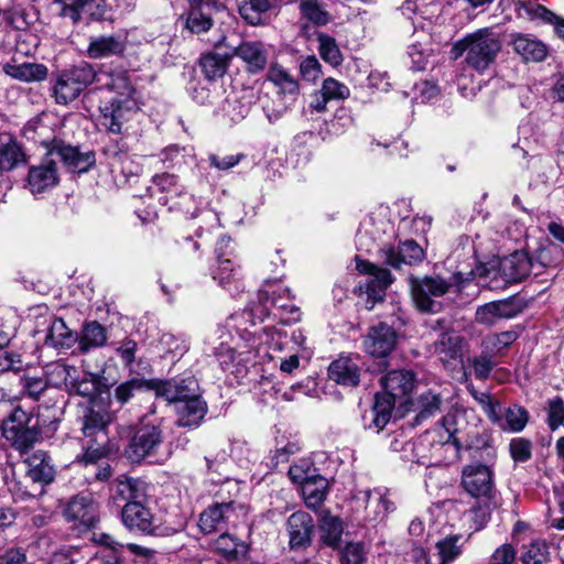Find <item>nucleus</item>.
Wrapping results in <instances>:
<instances>
[{
	"mask_svg": "<svg viewBox=\"0 0 564 564\" xmlns=\"http://www.w3.org/2000/svg\"><path fill=\"white\" fill-rule=\"evenodd\" d=\"M93 83L97 84L99 89L117 88L129 90L128 74L123 70L96 72L87 63H83L70 69L59 73L52 86V96L58 105H68L79 97L86 87Z\"/></svg>",
	"mask_w": 564,
	"mask_h": 564,
	"instance_id": "obj_1",
	"label": "nucleus"
},
{
	"mask_svg": "<svg viewBox=\"0 0 564 564\" xmlns=\"http://www.w3.org/2000/svg\"><path fill=\"white\" fill-rule=\"evenodd\" d=\"M151 384L155 395L172 405L181 419L197 422L205 417L208 406L200 395L199 383L194 376L170 380L153 379Z\"/></svg>",
	"mask_w": 564,
	"mask_h": 564,
	"instance_id": "obj_2",
	"label": "nucleus"
},
{
	"mask_svg": "<svg viewBox=\"0 0 564 564\" xmlns=\"http://www.w3.org/2000/svg\"><path fill=\"white\" fill-rule=\"evenodd\" d=\"M500 51L499 35L491 29L485 28L457 41L452 48V54L454 59L464 55L468 67L484 72L496 61Z\"/></svg>",
	"mask_w": 564,
	"mask_h": 564,
	"instance_id": "obj_3",
	"label": "nucleus"
},
{
	"mask_svg": "<svg viewBox=\"0 0 564 564\" xmlns=\"http://www.w3.org/2000/svg\"><path fill=\"white\" fill-rule=\"evenodd\" d=\"M256 355L259 362L270 361L278 366L282 373L292 375L299 367L302 355L288 350L286 334L275 327H264L259 335Z\"/></svg>",
	"mask_w": 564,
	"mask_h": 564,
	"instance_id": "obj_4",
	"label": "nucleus"
},
{
	"mask_svg": "<svg viewBox=\"0 0 564 564\" xmlns=\"http://www.w3.org/2000/svg\"><path fill=\"white\" fill-rule=\"evenodd\" d=\"M355 263L356 270L365 275V280L359 282V303L370 311L377 303L383 302L386 291L393 283L394 278L387 268L360 260L358 257H355Z\"/></svg>",
	"mask_w": 564,
	"mask_h": 564,
	"instance_id": "obj_5",
	"label": "nucleus"
},
{
	"mask_svg": "<svg viewBox=\"0 0 564 564\" xmlns=\"http://www.w3.org/2000/svg\"><path fill=\"white\" fill-rule=\"evenodd\" d=\"M427 434L440 436V443L445 452L452 451L454 458L459 457V451L466 448L474 451V457H479L485 462H490L495 455L496 449L490 444V440L487 435L468 434L466 437L460 436V431L455 429H447L446 425H436L432 431H427Z\"/></svg>",
	"mask_w": 564,
	"mask_h": 564,
	"instance_id": "obj_6",
	"label": "nucleus"
},
{
	"mask_svg": "<svg viewBox=\"0 0 564 564\" xmlns=\"http://www.w3.org/2000/svg\"><path fill=\"white\" fill-rule=\"evenodd\" d=\"M411 296L415 307L422 313L436 314L442 311V303L437 300L453 288L452 282L441 275H424L408 278Z\"/></svg>",
	"mask_w": 564,
	"mask_h": 564,
	"instance_id": "obj_7",
	"label": "nucleus"
},
{
	"mask_svg": "<svg viewBox=\"0 0 564 564\" xmlns=\"http://www.w3.org/2000/svg\"><path fill=\"white\" fill-rule=\"evenodd\" d=\"M389 490H362L355 495V520L370 524L366 536L372 540L377 523L383 521L389 512L394 511V503L388 498Z\"/></svg>",
	"mask_w": 564,
	"mask_h": 564,
	"instance_id": "obj_8",
	"label": "nucleus"
},
{
	"mask_svg": "<svg viewBox=\"0 0 564 564\" xmlns=\"http://www.w3.org/2000/svg\"><path fill=\"white\" fill-rule=\"evenodd\" d=\"M129 90L107 88L116 93V97L111 101L99 107L100 124L108 132L116 135L123 133V124L130 120L131 116L139 109L138 101L134 98L135 90L128 78Z\"/></svg>",
	"mask_w": 564,
	"mask_h": 564,
	"instance_id": "obj_9",
	"label": "nucleus"
},
{
	"mask_svg": "<svg viewBox=\"0 0 564 564\" xmlns=\"http://www.w3.org/2000/svg\"><path fill=\"white\" fill-rule=\"evenodd\" d=\"M259 301L268 308L271 305L272 314L283 324L296 323L301 319V311L293 303L289 288L281 285L276 280H267L259 292Z\"/></svg>",
	"mask_w": 564,
	"mask_h": 564,
	"instance_id": "obj_10",
	"label": "nucleus"
},
{
	"mask_svg": "<svg viewBox=\"0 0 564 564\" xmlns=\"http://www.w3.org/2000/svg\"><path fill=\"white\" fill-rule=\"evenodd\" d=\"M76 368L68 365L52 366L51 375L58 378L65 386L78 395L94 400L107 389L106 378L102 373L85 372L79 379Z\"/></svg>",
	"mask_w": 564,
	"mask_h": 564,
	"instance_id": "obj_11",
	"label": "nucleus"
},
{
	"mask_svg": "<svg viewBox=\"0 0 564 564\" xmlns=\"http://www.w3.org/2000/svg\"><path fill=\"white\" fill-rule=\"evenodd\" d=\"M381 262L397 271L404 265H419L425 260L426 253L421 245L413 239L400 240L398 246L386 243L378 250Z\"/></svg>",
	"mask_w": 564,
	"mask_h": 564,
	"instance_id": "obj_12",
	"label": "nucleus"
},
{
	"mask_svg": "<svg viewBox=\"0 0 564 564\" xmlns=\"http://www.w3.org/2000/svg\"><path fill=\"white\" fill-rule=\"evenodd\" d=\"M462 486L473 498L486 505L495 497L494 471L485 464H470L462 470Z\"/></svg>",
	"mask_w": 564,
	"mask_h": 564,
	"instance_id": "obj_13",
	"label": "nucleus"
},
{
	"mask_svg": "<svg viewBox=\"0 0 564 564\" xmlns=\"http://www.w3.org/2000/svg\"><path fill=\"white\" fill-rule=\"evenodd\" d=\"M121 520L130 531L151 535H169L172 532L170 528L161 525L144 501L126 503L121 511Z\"/></svg>",
	"mask_w": 564,
	"mask_h": 564,
	"instance_id": "obj_14",
	"label": "nucleus"
},
{
	"mask_svg": "<svg viewBox=\"0 0 564 564\" xmlns=\"http://www.w3.org/2000/svg\"><path fill=\"white\" fill-rule=\"evenodd\" d=\"M319 530L323 542L327 546L338 551L341 564H352L351 542L348 540V533L346 534V539H343V521L327 511L319 520Z\"/></svg>",
	"mask_w": 564,
	"mask_h": 564,
	"instance_id": "obj_15",
	"label": "nucleus"
},
{
	"mask_svg": "<svg viewBox=\"0 0 564 564\" xmlns=\"http://www.w3.org/2000/svg\"><path fill=\"white\" fill-rule=\"evenodd\" d=\"M286 532L291 550H304L312 544L315 523L311 514L295 511L286 520Z\"/></svg>",
	"mask_w": 564,
	"mask_h": 564,
	"instance_id": "obj_16",
	"label": "nucleus"
},
{
	"mask_svg": "<svg viewBox=\"0 0 564 564\" xmlns=\"http://www.w3.org/2000/svg\"><path fill=\"white\" fill-rule=\"evenodd\" d=\"M47 155L58 158L70 171L87 172L95 164V154L91 151L80 152L78 148L54 140Z\"/></svg>",
	"mask_w": 564,
	"mask_h": 564,
	"instance_id": "obj_17",
	"label": "nucleus"
},
{
	"mask_svg": "<svg viewBox=\"0 0 564 564\" xmlns=\"http://www.w3.org/2000/svg\"><path fill=\"white\" fill-rule=\"evenodd\" d=\"M522 311L521 303L514 297L494 301L479 306L475 319L478 324L491 326L499 319H510Z\"/></svg>",
	"mask_w": 564,
	"mask_h": 564,
	"instance_id": "obj_18",
	"label": "nucleus"
},
{
	"mask_svg": "<svg viewBox=\"0 0 564 564\" xmlns=\"http://www.w3.org/2000/svg\"><path fill=\"white\" fill-rule=\"evenodd\" d=\"M65 518L78 527H93L98 517V503L90 494L73 497L64 511Z\"/></svg>",
	"mask_w": 564,
	"mask_h": 564,
	"instance_id": "obj_19",
	"label": "nucleus"
},
{
	"mask_svg": "<svg viewBox=\"0 0 564 564\" xmlns=\"http://www.w3.org/2000/svg\"><path fill=\"white\" fill-rule=\"evenodd\" d=\"M108 425H83L82 432L86 438H89L85 444V453L83 460L86 464H98L110 451L108 448Z\"/></svg>",
	"mask_w": 564,
	"mask_h": 564,
	"instance_id": "obj_20",
	"label": "nucleus"
},
{
	"mask_svg": "<svg viewBox=\"0 0 564 564\" xmlns=\"http://www.w3.org/2000/svg\"><path fill=\"white\" fill-rule=\"evenodd\" d=\"M441 399L437 394L431 392L423 393L415 402H410L408 399L401 401L394 414V421L402 420L405 413L413 411L415 413V423L431 420L440 412Z\"/></svg>",
	"mask_w": 564,
	"mask_h": 564,
	"instance_id": "obj_21",
	"label": "nucleus"
},
{
	"mask_svg": "<svg viewBox=\"0 0 564 564\" xmlns=\"http://www.w3.org/2000/svg\"><path fill=\"white\" fill-rule=\"evenodd\" d=\"M235 501L216 502L205 509L199 517V529L205 534L226 528L235 517Z\"/></svg>",
	"mask_w": 564,
	"mask_h": 564,
	"instance_id": "obj_22",
	"label": "nucleus"
},
{
	"mask_svg": "<svg viewBox=\"0 0 564 564\" xmlns=\"http://www.w3.org/2000/svg\"><path fill=\"white\" fill-rule=\"evenodd\" d=\"M61 4V15L69 18L74 23L78 22L84 14L94 19H104L107 12L105 0H56Z\"/></svg>",
	"mask_w": 564,
	"mask_h": 564,
	"instance_id": "obj_23",
	"label": "nucleus"
},
{
	"mask_svg": "<svg viewBox=\"0 0 564 564\" xmlns=\"http://www.w3.org/2000/svg\"><path fill=\"white\" fill-rule=\"evenodd\" d=\"M534 268L527 252L516 251L500 260L499 273L507 283H518L527 279Z\"/></svg>",
	"mask_w": 564,
	"mask_h": 564,
	"instance_id": "obj_24",
	"label": "nucleus"
},
{
	"mask_svg": "<svg viewBox=\"0 0 564 564\" xmlns=\"http://www.w3.org/2000/svg\"><path fill=\"white\" fill-rule=\"evenodd\" d=\"M212 276L219 286L232 295L240 293L245 288L240 267L235 264L232 259L224 258L221 253L217 258L216 265L212 269Z\"/></svg>",
	"mask_w": 564,
	"mask_h": 564,
	"instance_id": "obj_25",
	"label": "nucleus"
},
{
	"mask_svg": "<svg viewBox=\"0 0 564 564\" xmlns=\"http://www.w3.org/2000/svg\"><path fill=\"white\" fill-rule=\"evenodd\" d=\"M394 329L386 323L373 326L365 339L366 351L375 357L387 356L395 345Z\"/></svg>",
	"mask_w": 564,
	"mask_h": 564,
	"instance_id": "obj_26",
	"label": "nucleus"
},
{
	"mask_svg": "<svg viewBox=\"0 0 564 564\" xmlns=\"http://www.w3.org/2000/svg\"><path fill=\"white\" fill-rule=\"evenodd\" d=\"M161 442L159 425H143L130 442L128 455L133 460L144 458L153 452Z\"/></svg>",
	"mask_w": 564,
	"mask_h": 564,
	"instance_id": "obj_27",
	"label": "nucleus"
},
{
	"mask_svg": "<svg viewBox=\"0 0 564 564\" xmlns=\"http://www.w3.org/2000/svg\"><path fill=\"white\" fill-rule=\"evenodd\" d=\"M58 182L54 159L47 158L29 171L28 183L32 193H43L54 187Z\"/></svg>",
	"mask_w": 564,
	"mask_h": 564,
	"instance_id": "obj_28",
	"label": "nucleus"
},
{
	"mask_svg": "<svg viewBox=\"0 0 564 564\" xmlns=\"http://www.w3.org/2000/svg\"><path fill=\"white\" fill-rule=\"evenodd\" d=\"M234 54L243 61L247 70L252 74L263 70L268 64V51L261 42H242L235 48Z\"/></svg>",
	"mask_w": 564,
	"mask_h": 564,
	"instance_id": "obj_29",
	"label": "nucleus"
},
{
	"mask_svg": "<svg viewBox=\"0 0 564 564\" xmlns=\"http://www.w3.org/2000/svg\"><path fill=\"white\" fill-rule=\"evenodd\" d=\"M415 376L411 370L399 369L389 371L380 378L382 390L394 395L399 400L406 395L414 388Z\"/></svg>",
	"mask_w": 564,
	"mask_h": 564,
	"instance_id": "obj_30",
	"label": "nucleus"
},
{
	"mask_svg": "<svg viewBox=\"0 0 564 564\" xmlns=\"http://www.w3.org/2000/svg\"><path fill=\"white\" fill-rule=\"evenodd\" d=\"M2 435L20 453L28 452L40 437L36 425H0Z\"/></svg>",
	"mask_w": 564,
	"mask_h": 564,
	"instance_id": "obj_31",
	"label": "nucleus"
},
{
	"mask_svg": "<svg viewBox=\"0 0 564 564\" xmlns=\"http://www.w3.org/2000/svg\"><path fill=\"white\" fill-rule=\"evenodd\" d=\"M126 41L120 35H99L89 41L87 54L90 58L100 59L123 54Z\"/></svg>",
	"mask_w": 564,
	"mask_h": 564,
	"instance_id": "obj_32",
	"label": "nucleus"
},
{
	"mask_svg": "<svg viewBox=\"0 0 564 564\" xmlns=\"http://www.w3.org/2000/svg\"><path fill=\"white\" fill-rule=\"evenodd\" d=\"M148 484L141 479L121 476L116 480L112 498L130 502L145 501Z\"/></svg>",
	"mask_w": 564,
	"mask_h": 564,
	"instance_id": "obj_33",
	"label": "nucleus"
},
{
	"mask_svg": "<svg viewBox=\"0 0 564 564\" xmlns=\"http://www.w3.org/2000/svg\"><path fill=\"white\" fill-rule=\"evenodd\" d=\"M349 95V87L329 77L323 82L321 90L314 94L311 107L321 112L326 109V104L328 101L343 100L348 98Z\"/></svg>",
	"mask_w": 564,
	"mask_h": 564,
	"instance_id": "obj_34",
	"label": "nucleus"
},
{
	"mask_svg": "<svg viewBox=\"0 0 564 564\" xmlns=\"http://www.w3.org/2000/svg\"><path fill=\"white\" fill-rule=\"evenodd\" d=\"M213 111L214 115L223 116V118L228 119L230 122H239L249 113V105L241 102L236 93H225Z\"/></svg>",
	"mask_w": 564,
	"mask_h": 564,
	"instance_id": "obj_35",
	"label": "nucleus"
},
{
	"mask_svg": "<svg viewBox=\"0 0 564 564\" xmlns=\"http://www.w3.org/2000/svg\"><path fill=\"white\" fill-rule=\"evenodd\" d=\"M511 44L514 52L527 62H541L547 55L544 43L524 34L514 35Z\"/></svg>",
	"mask_w": 564,
	"mask_h": 564,
	"instance_id": "obj_36",
	"label": "nucleus"
},
{
	"mask_svg": "<svg viewBox=\"0 0 564 564\" xmlns=\"http://www.w3.org/2000/svg\"><path fill=\"white\" fill-rule=\"evenodd\" d=\"M301 491L306 507L317 510L327 497L328 481L325 477L316 475L301 486Z\"/></svg>",
	"mask_w": 564,
	"mask_h": 564,
	"instance_id": "obj_37",
	"label": "nucleus"
},
{
	"mask_svg": "<svg viewBox=\"0 0 564 564\" xmlns=\"http://www.w3.org/2000/svg\"><path fill=\"white\" fill-rule=\"evenodd\" d=\"M28 475L33 481L48 484L54 478V468L50 457L43 451L33 453L25 459Z\"/></svg>",
	"mask_w": 564,
	"mask_h": 564,
	"instance_id": "obj_38",
	"label": "nucleus"
},
{
	"mask_svg": "<svg viewBox=\"0 0 564 564\" xmlns=\"http://www.w3.org/2000/svg\"><path fill=\"white\" fill-rule=\"evenodd\" d=\"M77 340V336L66 326L62 318H54L45 336V345L56 349H68Z\"/></svg>",
	"mask_w": 564,
	"mask_h": 564,
	"instance_id": "obj_39",
	"label": "nucleus"
},
{
	"mask_svg": "<svg viewBox=\"0 0 564 564\" xmlns=\"http://www.w3.org/2000/svg\"><path fill=\"white\" fill-rule=\"evenodd\" d=\"M24 161L21 145L9 134H0V170L11 171Z\"/></svg>",
	"mask_w": 564,
	"mask_h": 564,
	"instance_id": "obj_40",
	"label": "nucleus"
},
{
	"mask_svg": "<svg viewBox=\"0 0 564 564\" xmlns=\"http://www.w3.org/2000/svg\"><path fill=\"white\" fill-rule=\"evenodd\" d=\"M213 547L219 555L229 562L243 557L248 551V546L245 542L228 533L219 535L215 540Z\"/></svg>",
	"mask_w": 564,
	"mask_h": 564,
	"instance_id": "obj_41",
	"label": "nucleus"
},
{
	"mask_svg": "<svg viewBox=\"0 0 564 564\" xmlns=\"http://www.w3.org/2000/svg\"><path fill=\"white\" fill-rule=\"evenodd\" d=\"M268 79L279 87L280 93L294 100L299 95L297 82L280 65L273 64L268 72Z\"/></svg>",
	"mask_w": 564,
	"mask_h": 564,
	"instance_id": "obj_42",
	"label": "nucleus"
},
{
	"mask_svg": "<svg viewBox=\"0 0 564 564\" xmlns=\"http://www.w3.org/2000/svg\"><path fill=\"white\" fill-rule=\"evenodd\" d=\"M462 338L457 335L442 333L435 343V351L444 365L458 360L462 355Z\"/></svg>",
	"mask_w": 564,
	"mask_h": 564,
	"instance_id": "obj_43",
	"label": "nucleus"
},
{
	"mask_svg": "<svg viewBox=\"0 0 564 564\" xmlns=\"http://www.w3.org/2000/svg\"><path fill=\"white\" fill-rule=\"evenodd\" d=\"M106 328L97 322L87 323L78 339V347L83 352H87L91 348H98L106 344Z\"/></svg>",
	"mask_w": 564,
	"mask_h": 564,
	"instance_id": "obj_44",
	"label": "nucleus"
},
{
	"mask_svg": "<svg viewBox=\"0 0 564 564\" xmlns=\"http://www.w3.org/2000/svg\"><path fill=\"white\" fill-rule=\"evenodd\" d=\"M191 95L197 104L209 105L215 108L221 95H225V90L216 83L206 80L192 86Z\"/></svg>",
	"mask_w": 564,
	"mask_h": 564,
	"instance_id": "obj_45",
	"label": "nucleus"
},
{
	"mask_svg": "<svg viewBox=\"0 0 564 564\" xmlns=\"http://www.w3.org/2000/svg\"><path fill=\"white\" fill-rule=\"evenodd\" d=\"M328 377L337 384L348 389L352 383V361L349 355L339 356L328 367Z\"/></svg>",
	"mask_w": 564,
	"mask_h": 564,
	"instance_id": "obj_46",
	"label": "nucleus"
},
{
	"mask_svg": "<svg viewBox=\"0 0 564 564\" xmlns=\"http://www.w3.org/2000/svg\"><path fill=\"white\" fill-rule=\"evenodd\" d=\"M397 400L398 398L391 395L384 390L376 393L373 403V412L376 416L372 423H389L392 417L394 419L397 411V409L394 410V404Z\"/></svg>",
	"mask_w": 564,
	"mask_h": 564,
	"instance_id": "obj_47",
	"label": "nucleus"
},
{
	"mask_svg": "<svg viewBox=\"0 0 564 564\" xmlns=\"http://www.w3.org/2000/svg\"><path fill=\"white\" fill-rule=\"evenodd\" d=\"M200 67L206 80L213 82L226 73L228 59L226 56L217 53H207L200 58Z\"/></svg>",
	"mask_w": 564,
	"mask_h": 564,
	"instance_id": "obj_48",
	"label": "nucleus"
},
{
	"mask_svg": "<svg viewBox=\"0 0 564 564\" xmlns=\"http://www.w3.org/2000/svg\"><path fill=\"white\" fill-rule=\"evenodd\" d=\"M8 74L23 82H41L47 76V67L43 64L23 63L11 66Z\"/></svg>",
	"mask_w": 564,
	"mask_h": 564,
	"instance_id": "obj_49",
	"label": "nucleus"
},
{
	"mask_svg": "<svg viewBox=\"0 0 564 564\" xmlns=\"http://www.w3.org/2000/svg\"><path fill=\"white\" fill-rule=\"evenodd\" d=\"M518 335L516 332L507 330L500 334H491L486 336L481 341V348L486 354L498 356L503 349L509 347Z\"/></svg>",
	"mask_w": 564,
	"mask_h": 564,
	"instance_id": "obj_50",
	"label": "nucleus"
},
{
	"mask_svg": "<svg viewBox=\"0 0 564 564\" xmlns=\"http://www.w3.org/2000/svg\"><path fill=\"white\" fill-rule=\"evenodd\" d=\"M525 12L532 17L542 19L543 21L552 24L556 35L564 40V19L557 17L552 11L541 4H534L531 2L522 3L521 6Z\"/></svg>",
	"mask_w": 564,
	"mask_h": 564,
	"instance_id": "obj_51",
	"label": "nucleus"
},
{
	"mask_svg": "<svg viewBox=\"0 0 564 564\" xmlns=\"http://www.w3.org/2000/svg\"><path fill=\"white\" fill-rule=\"evenodd\" d=\"M270 9V0H246L239 6L241 18L251 25L260 24L262 14Z\"/></svg>",
	"mask_w": 564,
	"mask_h": 564,
	"instance_id": "obj_52",
	"label": "nucleus"
},
{
	"mask_svg": "<svg viewBox=\"0 0 564 564\" xmlns=\"http://www.w3.org/2000/svg\"><path fill=\"white\" fill-rule=\"evenodd\" d=\"M152 382L153 379L145 380L139 378H133L131 380L122 382L120 386L117 387L115 391L116 399L123 404L132 398L135 391L152 390Z\"/></svg>",
	"mask_w": 564,
	"mask_h": 564,
	"instance_id": "obj_53",
	"label": "nucleus"
},
{
	"mask_svg": "<svg viewBox=\"0 0 564 564\" xmlns=\"http://www.w3.org/2000/svg\"><path fill=\"white\" fill-rule=\"evenodd\" d=\"M549 558L547 544L542 540H534L524 547L523 564H544Z\"/></svg>",
	"mask_w": 564,
	"mask_h": 564,
	"instance_id": "obj_54",
	"label": "nucleus"
},
{
	"mask_svg": "<svg viewBox=\"0 0 564 564\" xmlns=\"http://www.w3.org/2000/svg\"><path fill=\"white\" fill-rule=\"evenodd\" d=\"M318 52L322 58L332 66H338L343 61L341 53L330 36L324 34L318 36Z\"/></svg>",
	"mask_w": 564,
	"mask_h": 564,
	"instance_id": "obj_55",
	"label": "nucleus"
},
{
	"mask_svg": "<svg viewBox=\"0 0 564 564\" xmlns=\"http://www.w3.org/2000/svg\"><path fill=\"white\" fill-rule=\"evenodd\" d=\"M153 182L162 193H165L164 196L159 197V200L164 205H169L172 198L181 193L180 187L177 186V180L174 175H155Z\"/></svg>",
	"mask_w": 564,
	"mask_h": 564,
	"instance_id": "obj_56",
	"label": "nucleus"
},
{
	"mask_svg": "<svg viewBox=\"0 0 564 564\" xmlns=\"http://www.w3.org/2000/svg\"><path fill=\"white\" fill-rule=\"evenodd\" d=\"M318 475L316 469L313 467V464L308 459H301L297 463H294L289 468V477L290 479L303 486L305 481H308L313 477Z\"/></svg>",
	"mask_w": 564,
	"mask_h": 564,
	"instance_id": "obj_57",
	"label": "nucleus"
},
{
	"mask_svg": "<svg viewBox=\"0 0 564 564\" xmlns=\"http://www.w3.org/2000/svg\"><path fill=\"white\" fill-rule=\"evenodd\" d=\"M458 541V536H451L437 542L436 549L440 556L438 564H448L460 554Z\"/></svg>",
	"mask_w": 564,
	"mask_h": 564,
	"instance_id": "obj_58",
	"label": "nucleus"
},
{
	"mask_svg": "<svg viewBox=\"0 0 564 564\" xmlns=\"http://www.w3.org/2000/svg\"><path fill=\"white\" fill-rule=\"evenodd\" d=\"M301 11L314 24L324 25L329 20L328 13L321 8L318 0H302Z\"/></svg>",
	"mask_w": 564,
	"mask_h": 564,
	"instance_id": "obj_59",
	"label": "nucleus"
},
{
	"mask_svg": "<svg viewBox=\"0 0 564 564\" xmlns=\"http://www.w3.org/2000/svg\"><path fill=\"white\" fill-rule=\"evenodd\" d=\"M509 451L516 463H525L532 456V443L527 438L516 437L511 440Z\"/></svg>",
	"mask_w": 564,
	"mask_h": 564,
	"instance_id": "obj_60",
	"label": "nucleus"
},
{
	"mask_svg": "<svg viewBox=\"0 0 564 564\" xmlns=\"http://www.w3.org/2000/svg\"><path fill=\"white\" fill-rule=\"evenodd\" d=\"M300 392L304 395L311 397V398H319V390L317 387V381L312 378L307 377L304 380L293 384L290 388V391H285L283 393V399L286 401H290L293 399V393Z\"/></svg>",
	"mask_w": 564,
	"mask_h": 564,
	"instance_id": "obj_61",
	"label": "nucleus"
},
{
	"mask_svg": "<svg viewBox=\"0 0 564 564\" xmlns=\"http://www.w3.org/2000/svg\"><path fill=\"white\" fill-rule=\"evenodd\" d=\"M51 383L52 381L44 377L25 376L21 379L24 391L33 399H39Z\"/></svg>",
	"mask_w": 564,
	"mask_h": 564,
	"instance_id": "obj_62",
	"label": "nucleus"
},
{
	"mask_svg": "<svg viewBox=\"0 0 564 564\" xmlns=\"http://www.w3.org/2000/svg\"><path fill=\"white\" fill-rule=\"evenodd\" d=\"M474 398L481 405L482 411L492 422L500 421L501 404L487 393L473 392Z\"/></svg>",
	"mask_w": 564,
	"mask_h": 564,
	"instance_id": "obj_63",
	"label": "nucleus"
},
{
	"mask_svg": "<svg viewBox=\"0 0 564 564\" xmlns=\"http://www.w3.org/2000/svg\"><path fill=\"white\" fill-rule=\"evenodd\" d=\"M291 343L292 346H288V350L296 351L302 355V359L308 361L314 351L313 349L307 345L306 336L304 335L302 329H295L292 332L291 335Z\"/></svg>",
	"mask_w": 564,
	"mask_h": 564,
	"instance_id": "obj_64",
	"label": "nucleus"
}]
</instances>
